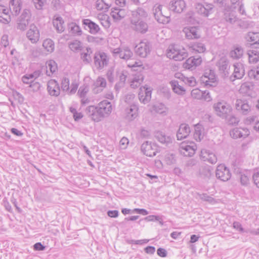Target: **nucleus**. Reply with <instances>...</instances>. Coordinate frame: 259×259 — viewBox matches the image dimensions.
<instances>
[{"label":"nucleus","mask_w":259,"mask_h":259,"mask_svg":"<svg viewBox=\"0 0 259 259\" xmlns=\"http://www.w3.org/2000/svg\"><path fill=\"white\" fill-rule=\"evenodd\" d=\"M48 91L49 94L53 96H58L60 93L59 85L55 80H50L48 82Z\"/></svg>","instance_id":"obj_23"},{"label":"nucleus","mask_w":259,"mask_h":259,"mask_svg":"<svg viewBox=\"0 0 259 259\" xmlns=\"http://www.w3.org/2000/svg\"><path fill=\"white\" fill-rule=\"evenodd\" d=\"M187 56V52L184 48L176 45L169 46L167 51V57L176 61H182Z\"/></svg>","instance_id":"obj_4"},{"label":"nucleus","mask_w":259,"mask_h":259,"mask_svg":"<svg viewBox=\"0 0 259 259\" xmlns=\"http://www.w3.org/2000/svg\"><path fill=\"white\" fill-rule=\"evenodd\" d=\"M194 138L197 141H200L204 136V128L200 124H197L194 127Z\"/></svg>","instance_id":"obj_37"},{"label":"nucleus","mask_w":259,"mask_h":259,"mask_svg":"<svg viewBox=\"0 0 259 259\" xmlns=\"http://www.w3.org/2000/svg\"><path fill=\"white\" fill-rule=\"evenodd\" d=\"M171 86L175 93L179 95H183L185 94V90L179 84L177 80H172L170 81Z\"/></svg>","instance_id":"obj_40"},{"label":"nucleus","mask_w":259,"mask_h":259,"mask_svg":"<svg viewBox=\"0 0 259 259\" xmlns=\"http://www.w3.org/2000/svg\"><path fill=\"white\" fill-rule=\"evenodd\" d=\"M225 119L226 120L227 123L230 125L237 124L239 122V119L235 115H232L231 113L229 114L227 118Z\"/></svg>","instance_id":"obj_54"},{"label":"nucleus","mask_w":259,"mask_h":259,"mask_svg":"<svg viewBox=\"0 0 259 259\" xmlns=\"http://www.w3.org/2000/svg\"><path fill=\"white\" fill-rule=\"evenodd\" d=\"M240 182L243 185H247L249 183V177L245 174H241L240 175Z\"/></svg>","instance_id":"obj_61"},{"label":"nucleus","mask_w":259,"mask_h":259,"mask_svg":"<svg viewBox=\"0 0 259 259\" xmlns=\"http://www.w3.org/2000/svg\"><path fill=\"white\" fill-rule=\"evenodd\" d=\"M236 109L243 114L247 115L251 111V107L245 100L237 99L235 103Z\"/></svg>","instance_id":"obj_21"},{"label":"nucleus","mask_w":259,"mask_h":259,"mask_svg":"<svg viewBox=\"0 0 259 259\" xmlns=\"http://www.w3.org/2000/svg\"><path fill=\"white\" fill-rule=\"evenodd\" d=\"M141 150L142 152L147 156L153 157L155 156L157 152V147L154 144H152L146 141L141 145Z\"/></svg>","instance_id":"obj_16"},{"label":"nucleus","mask_w":259,"mask_h":259,"mask_svg":"<svg viewBox=\"0 0 259 259\" xmlns=\"http://www.w3.org/2000/svg\"><path fill=\"white\" fill-rule=\"evenodd\" d=\"M31 13L29 10L24 9L17 20V28L22 31H24L30 23Z\"/></svg>","instance_id":"obj_6"},{"label":"nucleus","mask_w":259,"mask_h":259,"mask_svg":"<svg viewBox=\"0 0 259 259\" xmlns=\"http://www.w3.org/2000/svg\"><path fill=\"white\" fill-rule=\"evenodd\" d=\"M92 54V51L91 48H87L85 52L81 54V58L83 61L86 63H88L92 60L91 55Z\"/></svg>","instance_id":"obj_45"},{"label":"nucleus","mask_w":259,"mask_h":259,"mask_svg":"<svg viewBox=\"0 0 259 259\" xmlns=\"http://www.w3.org/2000/svg\"><path fill=\"white\" fill-rule=\"evenodd\" d=\"M245 38L247 42H249L251 45H257L259 49V33L249 32L245 36Z\"/></svg>","instance_id":"obj_36"},{"label":"nucleus","mask_w":259,"mask_h":259,"mask_svg":"<svg viewBox=\"0 0 259 259\" xmlns=\"http://www.w3.org/2000/svg\"><path fill=\"white\" fill-rule=\"evenodd\" d=\"M190 48L196 52L203 53L205 51V47L202 43L196 42L192 45Z\"/></svg>","instance_id":"obj_49"},{"label":"nucleus","mask_w":259,"mask_h":259,"mask_svg":"<svg viewBox=\"0 0 259 259\" xmlns=\"http://www.w3.org/2000/svg\"><path fill=\"white\" fill-rule=\"evenodd\" d=\"M202 63V58L200 56H193L188 59L185 63V66L188 69L196 67L200 65Z\"/></svg>","instance_id":"obj_29"},{"label":"nucleus","mask_w":259,"mask_h":259,"mask_svg":"<svg viewBox=\"0 0 259 259\" xmlns=\"http://www.w3.org/2000/svg\"><path fill=\"white\" fill-rule=\"evenodd\" d=\"M249 63L254 64L259 61V52L256 50H249L247 52Z\"/></svg>","instance_id":"obj_39"},{"label":"nucleus","mask_w":259,"mask_h":259,"mask_svg":"<svg viewBox=\"0 0 259 259\" xmlns=\"http://www.w3.org/2000/svg\"><path fill=\"white\" fill-rule=\"evenodd\" d=\"M110 5L106 3L104 0H97L96 8L98 11L106 12L108 10Z\"/></svg>","instance_id":"obj_43"},{"label":"nucleus","mask_w":259,"mask_h":259,"mask_svg":"<svg viewBox=\"0 0 259 259\" xmlns=\"http://www.w3.org/2000/svg\"><path fill=\"white\" fill-rule=\"evenodd\" d=\"M148 13L142 8H138L132 11L130 18L131 29L136 32L144 34L148 30L147 19Z\"/></svg>","instance_id":"obj_1"},{"label":"nucleus","mask_w":259,"mask_h":259,"mask_svg":"<svg viewBox=\"0 0 259 259\" xmlns=\"http://www.w3.org/2000/svg\"><path fill=\"white\" fill-rule=\"evenodd\" d=\"M39 31L33 24L30 25L29 29L26 33V37L32 44L36 43L39 39Z\"/></svg>","instance_id":"obj_15"},{"label":"nucleus","mask_w":259,"mask_h":259,"mask_svg":"<svg viewBox=\"0 0 259 259\" xmlns=\"http://www.w3.org/2000/svg\"><path fill=\"white\" fill-rule=\"evenodd\" d=\"M252 179L254 184L259 188V171L253 174Z\"/></svg>","instance_id":"obj_64"},{"label":"nucleus","mask_w":259,"mask_h":259,"mask_svg":"<svg viewBox=\"0 0 259 259\" xmlns=\"http://www.w3.org/2000/svg\"><path fill=\"white\" fill-rule=\"evenodd\" d=\"M150 135V132L148 130L142 128L139 133V136L142 138H148Z\"/></svg>","instance_id":"obj_63"},{"label":"nucleus","mask_w":259,"mask_h":259,"mask_svg":"<svg viewBox=\"0 0 259 259\" xmlns=\"http://www.w3.org/2000/svg\"><path fill=\"white\" fill-rule=\"evenodd\" d=\"M144 80L143 76L142 74L135 75L131 81V86L135 89L139 87L142 83Z\"/></svg>","instance_id":"obj_44"},{"label":"nucleus","mask_w":259,"mask_h":259,"mask_svg":"<svg viewBox=\"0 0 259 259\" xmlns=\"http://www.w3.org/2000/svg\"><path fill=\"white\" fill-rule=\"evenodd\" d=\"M29 87L32 90L33 92H36L39 90L40 84L38 82H35L32 81L30 84Z\"/></svg>","instance_id":"obj_62"},{"label":"nucleus","mask_w":259,"mask_h":259,"mask_svg":"<svg viewBox=\"0 0 259 259\" xmlns=\"http://www.w3.org/2000/svg\"><path fill=\"white\" fill-rule=\"evenodd\" d=\"M201 81L206 87H215L217 84V81L214 70L211 69L206 70L201 78Z\"/></svg>","instance_id":"obj_7"},{"label":"nucleus","mask_w":259,"mask_h":259,"mask_svg":"<svg viewBox=\"0 0 259 259\" xmlns=\"http://www.w3.org/2000/svg\"><path fill=\"white\" fill-rule=\"evenodd\" d=\"M11 21L9 14V9L6 7L0 5V22L4 24H8Z\"/></svg>","instance_id":"obj_27"},{"label":"nucleus","mask_w":259,"mask_h":259,"mask_svg":"<svg viewBox=\"0 0 259 259\" xmlns=\"http://www.w3.org/2000/svg\"><path fill=\"white\" fill-rule=\"evenodd\" d=\"M183 33L188 39H198L200 37L199 28L196 26L185 27L183 28Z\"/></svg>","instance_id":"obj_11"},{"label":"nucleus","mask_w":259,"mask_h":259,"mask_svg":"<svg viewBox=\"0 0 259 259\" xmlns=\"http://www.w3.org/2000/svg\"><path fill=\"white\" fill-rule=\"evenodd\" d=\"M69 28L70 29V32L72 34L77 35H80L81 34V30L80 27L75 23L70 24L69 25Z\"/></svg>","instance_id":"obj_52"},{"label":"nucleus","mask_w":259,"mask_h":259,"mask_svg":"<svg viewBox=\"0 0 259 259\" xmlns=\"http://www.w3.org/2000/svg\"><path fill=\"white\" fill-rule=\"evenodd\" d=\"M220 72L224 74V75L229 74V62L225 58H222L218 61L217 64Z\"/></svg>","instance_id":"obj_34"},{"label":"nucleus","mask_w":259,"mask_h":259,"mask_svg":"<svg viewBox=\"0 0 259 259\" xmlns=\"http://www.w3.org/2000/svg\"><path fill=\"white\" fill-rule=\"evenodd\" d=\"M231 137L233 139L245 138L249 135V131L246 128H234L230 132Z\"/></svg>","instance_id":"obj_20"},{"label":"nucleus","mask_w":259,"mask_h":259,"mask_svg":"<svg viewBox=\"0 0 259 259\" xmlns=\"http://www.w3.org/2000/svg\"><path fill=\"white\" fill-rule=\"evenodd\" d=\"M186 4L184 0H172L169 4L170 10L178 13H181L184 11Z\"/></svg>","instance_id":"obj_18"},{"label":"nucleus","mask_w":259,"mask_h":259,"mask_svg":"<svg viewBox=\"0 0 259 259\" xmlns=\"http://www.w3.org/2000/svg\"><path fill=\"white\" fill-rule=\"evenodd\" d=\"M225 19L231 24H233L238 20V18L233 13H226L225 14Z\"/></svg>","instance_id":"obj_51"},{"label":"nucleus","mask_w":259,"mask_h":259,"mask_svg":"<svg viewBox=\"0 0 259 259\" xmlns=\"http://www.w3.org/2000/svg\"><path fill=\"white\" fill-rule=\"evenodd\" d=\"M42 46L46 51L50 53L53 52L55 49L54 43L51 39H45L43 42Z\"/></svg>","instance_id":"obj_46"},{"label":"nucleus","mask_w":259,"mask_h":259,"mask_svg":"<svg viewBox=\"0 0 259 259\" xmlns=\"http://www.w3.org/2000/svg\"><path fill=\"white\" fill-rule=\"evenodd\" d=\"M243 54V49L241 47H236L230 53L231 57L233 59H238L240 58Z\"/></svg>","instance_id":"obj_42"},{"label":"nucleus","mask_w":259,"mask_h":259,"mask_svg":"<svg viewBox=\"0 0 259 259\" xmlns=\"http://www.w3.org/2000/svg\"><path fill=\"white\" fill-rule=\"evenodd\" d=\"M190 132V128L188 124L186 123L181 124L177 134V139L181 140L186 138L189 135Z\"/></svg>","instance_id":"obj_26"},{"label":"nucleus","mask_w":259,"mask_h":259,"mask_svg":"<svg viewBox=\"0 0 259 259\" xmlns=\"http://www.w3.org/2000/svg\"><path fill=\"white\" fill-rule=\"evenodd\" d=\"M98 18L100 21L101 24L105 28H108L110 26V18L106 14H99Z\"/></svg>","instance_id":"obj_41"},{"label":"nucleus","mask_w":259,"mask_h":259,"mask_svg":"<svg viewBox=\"0 0 259 259\" xmlns=\"http://www.w3.org/2000/svg\"><path fill=\"white\" fill-rule=\"evenodd\" d=\"M53 24L58 33H62L64 31V22L61 17L55 16L53 20Z\"/></svg>","instance_id":"obj_35"},{"label":"nucleus","mask_w":259,"mask_h":259,"mask_svg":"<svg viewBox=\"0 0 259 259\" xmlns=\"http://www.w3.org/2000/svg\"><path fill=\"white\" fill-rule=\"evenodd\" d=\"M78 87V83L76 81L72 82L70 85L69 79L67 77H63L61 80L62 91L68 95H72L75 93Z\"/></svg>","instance_id":"obj_8"},{"label":"nucleus","mask_w":259,"mask_h":259,"mask_svg":"<svg viewBox=\"0 0 259 259\" xmlns=\"http://www.w3.org/2000/svg\"><path fill=\"white\" fill-rule=\"evenodd\" d=\"M213 108L216 114L223 119L227 118L232 111L231 106L224 101L214 103Z\"/></svg>","instance_id":"obj_5"},{"label":"nucleus","mask_w":259,"mask_h":259,"mask_svg":"<svg viewBox=\"0 0 259 259\" xmlns=\"http://www.w3.org/2000/svg\"><path fill=\"white\" fill-rule=\"evenodd\" d=\"M69 48L73 52H78L82 49L81 42L77 40H73L69 43Z\"/></svg>","instance_id":"obj_47"},{"label":"nucleus","mask_w":259,"mask_h":259,"mask_svg":"<svg viewBox=\"0 0 259 259\" xmlns=\"http://www.w3.org/2000/svg\"><path fill=\"white\" fill-rule=\"evenodd\" d=\"M196 149V145L195 143L191 142L188 143L183 142L180 146V152L185 156H192L194 153Z\"/></svg>","instance_id":"obj_12"},{"label":"nucleus","mask_w":259,"mask_h":259,"mask_svg":"<svg viewBox=\"0 0 259 259\" xmlns=\"http://www.w3.org/2000/svg\"><path fill=\"white\" fill-rule=\"evenodd\" d=\"M248 76L250 79H259V66L253 67L248 72Z\"/></svg>","instance_id":"obj_48"},{"label":"nucleus","mask_w":259,"mask_h":259,"mask_svg":"<svg viewBox=\"0 0 259 259\" xmlns=\"http://www.w3.org/2000/svg\"><path fill=\"white\" fill-rule=\"evenodd\" d=\"M83 24L84 25L85 29L89 30V31L92 34L99 33L101 31L99 26L90 19H84Z\"/></svg>","instance_id":"obj_22"},{"label":"nucleus","mask_w":259,"mask_h":259,"mask_svg":"<svg viewBox=\"0 0 259 259\" xmlns=\"http://www.w3.org/2000/svg\"><path fill=\"white\" fill-rule=\"evenodd\" d=\"M183 81L191 87H194L196 84V79L194 77H183Z\"/></svg>","instance_id":"obj_59"},{"label":"nucleus","mask_w":259,"mask_h":259,"mask_svg":"<svg viewBox=\"0 0 259 259\" xmlns=\"http://www.w3.org/2000/svg\"><path fill=\"white\" fill-rule=\"evenodd\" d=\"M106 76L109 82H113L114 81L115 75L113 68L111 67L108 70Z\"/></svg>","instance_id":"obj_60"},{"label":"nucleus","mask_w":259,"mask_h":259,"mask_svg":"<svg viewBox=\"0 0 259 259\" xmlns=\"http://www.w3.org/2000/svg\"><path fill=\"white\" fill-rule=\"evenodd\" d=\"M22 0H11L10 2V8L9 11H11V13L17 16L22 9Z\"/></svg>","instance_id":"obj_28"},{"label":"nucleus","mask_w":259,"mask_h":259,"mask_svg":"<svg viewBox=\"0 0 259 259\" xmlns=\"http://www.w3.org/2000/svg\"><path fill=\"white\" fill-rule=\"evenodd\" d=\"M200 156L202 160L204 161H208L210 163L215 164L217 162V158L215 155L209 150H202Z\"/></svg>","instance_id":"obj_24"},{"label":"nucleus","mask_w":259,"mask_h":259,"mask_svg":"<svg viewBox=\"0 0 259 259\" xmlns=\"http://www.w3.org/2000/svg\"><path fill=\"white\" fill-rule=\"evenodd\" d=\"M136 53L139 56L145 58L150 52L149 42L146 40L141 41L136 47Z\"/></svg>","instance_id":"obj_13"},{"label":"nucleus","mask_w":259,"mask_h":259,"mask_svg":"<svg viewBox=\"0 0 259 259\" xmlns=\"http://www.w3.org/2000/svg\"><path fill=\"white\" fill-rule=\"evenodd\" d=\"M153 14L156 21L162 24H167L170 20V12L166 6L156 4L153 9Z\"/></svg>","instance_id":"obj_3"},{"label":"nucleus","mask_w":259,"mask_h":259,"mask_svg":"<svg viewBox=\"0 0 259 259\" xmlns=\"http://www.w3.org/2000/svg\"><path fill=\"white\" fill-rule=\"evenodd\" d=\"M94 64L97 69H101L106 66L108 62L107 56L105 53H96L94 56Z\"/></svg>","instance_id":"obj_14"},{"label":"nucleus","mask_w":259,"mask_h":259,"mask_svg":"<svg viewBox=\"0 0 259 259\" xmlns=\"http://www.w3.org/2000/svg\"><path fill=\"white\" fill-rule=\"evenodd\" d=\"M110 15L114 21H118L124 18L126 13L124 9L114 8L112 9Z\"/></svg>","instance_id":"obj_31"},{"label":"nucleus","mask_w":259,"mask_h":259,"mask_svg":"<svg viewBox=\"0 0 259 259\" xmlns=\"http://www.w3.org/2000/svg\"><path fill=\"white\" fill-rule=\"evenodd\" d=\"M153 110L159 114L166 115L168 111V108L162 103H157L153 106Z\"/></svg>","instance_id":"obj_38"},{"label":"nucleus","mask_w":259,"mask_h":259,"mask_svg":"<svg viewBox=\"0 0 259 259\" xmlns=\"http://www.w3.org/2000/svg\"><path fill=\"white\" fill-rule=\"evenodd\" d=\"M191 94L194 99L201 100L203 92L198 89H195L191 91Z\"/></svg>","instance_id":"obj_56"},{"label":"nucleus","mask_w":259,"mask_h":259,"mask_svg":"<svg viewBox=\"0 0 259 259\" xmlns=\"http://www.w3.org/2000/svg\"><path fill=\"white\" fill-rule=\"evenodd\" d=\"M89 91V89L88 86L87 85L83 84L79 88L78 91V94L80 97H83L86 96Z\"/></svg>","instance_id":"obj_58"},{"label":"nucleus","mask_w":259,"mask_h":259,"mask_svg":"<svg viewBox=\"0 0 259 259\" xmlns=\"http://www.w3.org/2000/svg\"><path fill=\"white\" fill-rule=\"evenodd\" d=\"M233 76L236 79L242 78L245 74L244 65L241 63H237L234 64Z\"/></svg>","instance_id":"obj_33"},{"label":"nucleus","mask_w":259,"mask_h":259,"mask_svg":"<svg viewBox=\"0 0 259 259\" xmlns=\"http://www.w3.org/2000/svg\"><path fill=\"white\" fill-rule=\"evenodd\" d=\"M155 137L160 143L165 144L166 145L171 143L172 142V137L166 135L164 133L160 131H157L155 133Z\"/></svg>","instance_id":"obj_32"},{"label":"nucleus","mask_w":259,"mask_h":259,"mask_svg":"<svg viewBox=\"0 0 259 259\" xmlns=\"http://www.w3.org/2000/svg\"><path fill=\"white\" fill-rule=\"evenodd\" d=\"M215 175L218 179L226 182L231 178V173L228 167L224 164H220L217 166Z\"/></svg>","instance_id":"obj_10"},{"label":"nucleus","mask_w":259,"mask_h":259,"mask_svg":"<svg viewBox=\"0 0 259 259\" xmlns=\"http://www.w3.org/2000/svg\"><path fill=\"white\" fill-rule=\"evenodd\" d=\"M126 71L124 70H120V69H117L116 71V74L119 76V82L121 85H124L126 78Z\"/></svg>","instance_id":"obj_50"},{"label":"nucleus","mask_w":259,"mask_h":259,"mask_svg":"<svg viewBox=\"0 0 259 259\" xmlns=\"http://www.w3.org/2000/svg\"><path fill=\"white\" fill-rule=\"evenodd\" d=\"M196 12L200 15L207 17L212 13L213 6L211 4H206L205 6L198 3L195 5Z\"/></svg>","instance_id":"obj_19"},{"label":"nucleus","mask_w":259,"mask_h":259,"mask_svg":"<svg viewBox=\"0 0 259 259\" xmlns=\"http://www.w3.org/2000/svg\"><path fill=\"white\" fill-rule=\"evenodd\" d=\"M35 8L38 10H42L47 4V0H32Z\"/></svg>","instance_id":"obj_55"},{"label":"nucleus","mask_w":259,"mask_h":259,"mask_svg":"<svg viewBox=\"0 0 259 259\" xmlns=\"http://www.w3.org/2000/svg\"><path fill=\"white\" fill-rule=\"evenodd\" d=\"M199 198L203 201H207L210 203L214 204L216 202L215 199L207 194L203 193L199 195Z\"/></svg>","instance_id":"obj_57"},{"label":"nucleus","mask_w":259,"mask_h":259,"mask_svg":"<svg viewBox=\"0 0 259 259\" xmlns=\"http://www.w3.org/2000/svg\"><path fill=\"white\" fill-rule=\"evenodd\" d=\"M112 110V105L109 101L104 100L100 102L98 105L95 107L90 106L86 109L87 115L91 117L92 119L96 122L101 120V119L106 116H108Z\"/></svg>","instance_id":"obj_2"},{"label":"nucleus","mask_w":259,"mask_h":259,"mask_svg":"<svg viewBox=\"0 0 259 259\" xmlns=\"http://www.w3.org/2000/svg\"><path fill=\"white\" fill-rule=\"evenodd\" d=\"M111 52L114 57H119L124 60H128L131 59L133 55L131 50L127 47L111 49Z\"/></svg>","instance_id":"obj_9"},{"label":"nucleus","mask_w":259,"mask_h":259,"mask_svg":"<svg viewBox=\"0 0 259 259\" xmlns=\"http://www.w3.org/2000/svg\"><path fill=\"white\" fill-rule=\"evenodd\" d=\"M151 98V89L147 85L140 88L139 99L141 103H148Z\"/></svg>","instance_id":"obj_17"},{"label":"nucleus","mask_w":259,"mask_h":259,"mask_svg":"<svg viewBox=\"0 0 259 259\" xmlns=\"http://www.w3.org/2000/svg\"><path fill=\"white\" fill-rule=\"evenodd\" d=\"M138 108L135 105H132L125 109V117L128 120H133L138 116Z\"/></svg>","instance_id":"obj_30"},{"label":"nucleus","mask_w":259,"mask_h":259,"mask_svg":"<svg viewBox=\"0 0 259 259\" xmlns=\"http://www.w3.org/2000/svg\"><path fill=\"white\" fill-rule=\"evenodd\" d=\"M47 68V74L48 75L50 76L51 74L55 72L56 69V66L55 62L50 61L46 66Z\"/></svg>","instance_id":"obj_53"},{"label":"nucleus","mask_w":259,"mask_h":259,"mask_svg":"<svg viewBox=\"0 0 259 259\" xmlns=\"http://www.w3.org/2000/svg\"><path fill=\"white\" fill-rule=\"evenodd\" d=\"M106 80L104 78L98 77L93 84V92L95 94L101 93L106 87Z\"/></svg>","instance_id":"obj_25"}]
</instances>
